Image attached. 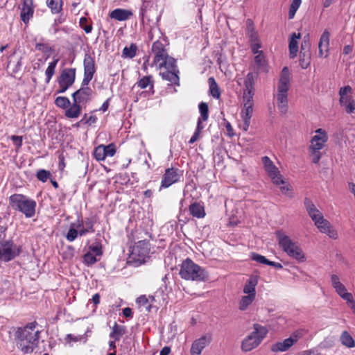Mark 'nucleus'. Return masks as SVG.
Instances as JSON below:
<instances>
[{"instance_id":"50","label":"nucleus","mask_w":355,"mask_h":355,"mask_svg":"<svg viewBox=\"0 0 355 355\" xmlns=\"http://www.w3.org/2000/svg\"><path fill=\"white\" fill-rule=\"evenodd\" d=\"M35 49L42 51L44 53L48 54L46 56L47 59L49 56V53L53 51L52 48L49 46L47 44L44 43H37L35 45Z\"/></svg>"},{"instance_id":"5","label":"nucleus","mask_w":355,"mask_h":355,"mask_svg":"<svg viewBox=\"0 0 355 355\" xmlns=\"http://www.w3.org/2000/svg\"><path fill=\"white\" fill-rule=\"evenodd\" d=\"M10 205L16 211L31 218L35 214L36 202L22 194H13L9 198Z\"/></svg>"},{"instance_id":"2","label":"nucleus","mask_w":355,"mask_h":355,"mask_svg":"<svg viewBox=\"0 0 355 355\" xmlns=\"http://www.w3.org/2000/svg\"><path fill=\"white\" fill-rule=\"evenodd\" d=\"M179 274L182 279L196 282H205L209 276L204 268L189 258L182 263Z\"/></svg>"},{"instance_id":"31","label":"nucleus","mask_w":355,"mask_h":355,"mask_svg":"<svg viewBox=\"0 0 355 355\" xmlns=\"http://www.w3.org/2000/svg\"><path fill=\"white\" fill-rule=\"evenodd\" d=\"M331 281L332 286L339 296L347 291L345 286L340 282L339 277L336 275L331 276Z\"/></svg>"},{"instance_id":"7","label":"nucleus","mask_w":355,"mask_h":355,"mask_svg":"<svg viewBox=\"0 0 355 355\" xmlns=\"http://www.w3.org/2000/svg\"><path fill=\"white\" fill-rule=\"evenodd\" d=\"M152 51L155 55L154 62L157 64L159 69H174L176 60L170 57L164 46L159 40L153 42L152 45Z\"/></svg>"},{"instance_id":"57","label":"nucleus","mask_w":355,"mask_h":355,"mask_svg":"<svg viewBox=\"0 0 355 355\" xmlns=\"http://www.w3.org/2000/svg\"><path fill=\"white\" fill-rule=\"evenodd\" d=\"M340 297L343 298L344 300H345L348 305H350L355 302L354 297L351 293H348L346 291L344 293H343V295H341Z\"/></svg>"},{"instance_id":"29","label":"nucleus","mask_w":355,"mask_h":355,"mask_svg":"<svg viewBox=\"0 0 355 355\" xmlns=\"http://www.w3.org/2000/svg\"><path fill=\"white\" fill-rule=\"evenodd\" d=\"M247 35L250 39V43L259 42V35L257 32L254 30V23L252 19H248L246 20Z\"/></svg>"},{"instance_id":"44","label":"nucleus","mask_w":355,"mask_h":355,"mask_svg":"<svg viewBox=\"0 0 355 355\" xmlns=\"http://www.w3.org/2000/svg\"><path fill=\"white\" fill-rule=\"evenodd\" d=\"M137 85L141 89H146L148 86H150V88L153 87V83L151 80V76H144L141 78L137 83Z\"/></svg>"},{"instance_id":"61","label":"nucleus","mask_w":355,"mask_h":355,"mask_svg":"<svg viewBox=\"0 0 355 355\" xmlns=\"http://www.w3.org/2000/svg\"><path fill=\"white\" fill-rule=\"evenodd\" d=\"M250 46L252 51L254 54L257 55L259 54V53H263L262 51L259 50L261 47V44L260 41L250 43Z\"/></svg>"},{"instance_id":"55","label":"nucleus","mask_w":355,"mask_h":355,"mask_svg":"<svg viewBox=\"0 0 355 355\" xmlns=\"http://www.w3.org/2000/svg\"><path fill=\"white\" fill-rule=\"evenodd\" d=\"M89 252L94 253L96 256L101 255L102 247L99 243L93 244L89 246Z\"/></svg>"},{"instance_id":"59","label":"nucleus","mask_w":355,"mask_h":355,"mask_svg":"<svg viewBox=\"0 0 355 355\" xmlns=\"http://www.w3.org/2000/svg\"><path fill=\"white\" fill-rule=\"evenodd\" d=\"M103 148H105V155L109 157H112L116 153V150L113 144H110L107 146H103Z\"/></svg>"},{"instance_id":"24","label":"nucleus","mask_w":355,"mask_h":355,"mask_svg":"<svg viewBox=\"0 0 355 355\" xmlns=\"http://www.w3.org/2000/svg\"><path fill=\"white\" fill-rule=\"evenodd\" d=\"M167 71L160 73V75L163 80L168 81L171 84L179 85V70L175 63L174 69H166Z\"/></svg>"},{"instance_id":"30","label":"nucleus","mask_w":355,"mask_h":355,"mask_svg":"<svg viewBox=\"0 0 355 355\" xmlns=\"http://www.w3.org/2000/svg\"><path fill=\"white\" fill-rule=\"evenodd\" d=\"M189 211L191 214L196 218H202L205 216V211L204 207L198 202H194L189 206Z\"/></svg>"},{"instance_id":"33","label":"nucleus","mask_w":355,"mask_h":355,"mask_svg":"<svg viewBox=\"0 0 355 355\" xmlns=\"http://www.w3.org/2000/svg\"><path fill=\"white\" fill-rule=\"evenodd\" d=\"M46 4L53 14H58L62 10V0H46Z\"/></svg>"},{"instance_id":"8","label":"nucleus","mask_w":355,"mask_h":355,"mask_svg":"<svg viewBox=\"0 0 355 355\" xmlns=\"http://www.w3.org/2000/svg\"><path fill=\"white\" fill-rule=\"evenodd\" d=\"M253 327L254 331L242 341L243 352H248L258 347L268 334L267 328L259 324H254Z\"/></svg>"},{"instance_id":"6","label":"nucleus","mask_w":355,"mask_h":355,"mask_svg":"<svg viewBox=\"0 0 355 355\" xmlns=\"http://www.w3.org/2000/svg\"><path fill=\"white\" fill-rule=\"evenodd\" d=\"M150 243L146 240L137 242L132 248L128 262L134 266H139L146 261L149 257Z\"/></svg>"},{"instance_id":"60","label":"nucleus","mask_w":355,"mask_h":355,"mask_svg":"<svg viewBox=\"0 0 355 355\" xmlns=\"http://www.w3.org/2000/svg\"><path fill=\"white\" fill-rule=\"evenodd\" d=\"M10 139L13 141L17 149L21 147L23 141V138L21 136L12 135L11 136Z\"/></svg>"},{"instance_id":"11","label":"nucleus","mask_w":355,"mask_h":355,"mask_svg":"<svg viewBox=\"0 0 355 355\" xmlns=\"http://www.w3.org/2000/svg\"><path fill=\"white\" fill-rule=\"evenodd\" d=\"M328 141V136L327 132L322 128H318L315 130V135H314L311 141L309 146V150H320L323 148L325 144Z\"/></svg>"},{"instance_id":"3","label":"nucleus","mask_w":355,"mask_h":355,"mask_svg":"<svg viewBox=\"0 0 355 355\" xmlns=\"http://www.w3.org/2000/svg\"><path fill=\"white\" fill-rule=\"evenodd\" d=\"M276 236L279 247L288 256L296 259L298 262L306 261L305 255L301 248L288 235L282 231H277Z\"/></svg>"},{"instance_id":"40","label":"nucleus","mask_w":355,"mask_h":355,"mask_svg":"<svg viewBox=\"0 0 355 355\" xmlns=\"http://www.w3.org/2000/svg\"><path fill=\"white\" fill-rule=\"evenodd\" d=\"M21 67V58H18L16 60L14 56H11L8 63V67L12 69L13 72L18 71Z\"/></svg>"},{"instance_id":"43","label":"nucleus","mask_w":355,"mask_h":355,"mask_svg":"<svg viewBox=\"0 0 355 355\" xmlns=\"http://www.w3.org/2000/svg\"><path fill=\"white\" fill-rule=\"evenodd\" d=\"M302 3V0H293L289 8L288 11V19H291L295 17V15L299 8L300 4Z\"/></svg>"},{"instance_id":"12","label":"nucleus","mask_w":355,"mask_h":355,"mask_svg":"<svg viewBox=\"0 0 355 355\" xmlns=\"http://www.w3.org/2000/svg\"><path fill=\"white\" fill-rule=\"evenodd\" d=\"M95 73V64L94 59L88 54L84 58V78L82 81L83 86H87L92 80Z\"/></svg>"},{"instance_id":"22","label":"nucleus","mask_w":355,"mask_h":355,"mask_svg":"<svg viewBox=\"0 0 355 355\" xmlns=\"http://www.w3.org/2000/svg\"><path fill=\"white\" fill-rule=\"evenodd\" d=\"M34 12L33 0H24L21 10V19L27 24L30 19L33 17Z\"/></svg>"},{"instance_id":"32","label":"nucleus","mask_w":355,"mask_h":355,"mask_svg":"<svg viewBox=\"0 0 355 355\" xmlns=\"http://www.w3.org/2000/svg\"><path fill=\"white\" fill-rule=\"evenodd\" d=\"M125 329L123 326H121L115 323L112 327V331L110 334V337L119 341L121 337L125 334Z\"/></svg>"},{"instance_id":"47","label":"nucleus","mask_w":355,"mask_h":355,"mask_svg":"<svg viewBox=\"0 0 355 355\" xmlns=\"http://www.w3.org/2000/svg\"><path fill=\"white\" fill-rule=\"evenodd\" d=\"M137 302L145 308L146 311H150L151 305L149 304V299L146 295H141L137 299Z\"/></svg>"},{"instance_id":"17","label":"nucleus","mask_w":355,"mask_h":355,"mask_svg":"<svg viewBox=\"0 0 355 355\" xmlns=\"http://www.w3.org/2000/svg\"><path fill=\"white\" fill-rule=\"evenodd\" d=\"M253 100H243V110L241 112V118L243 119V129L247 131L250 123V119L253 114Z\"/></svg>"},{"instance_id":"63","label":"nucleus","mask_w":355,"mask_h":355,"mask_svg":"<svg viewBox=\"0 0 355 355\" xmlns=\"http://www.w3.org/2000/svg\"><path fill=\"white\" fill-rule=\"evenodd\" d=\"M86 226V228H83L78 232L80 236H83L89 232L94 231L93 229V226L90 223H87Z\"/></svg>"},{"instance_id":"10","label":"nucleus","mask_w":355,"mask_h":355,"mask_svg":"<svg viewBox=\"0 0 355 355\" xmlns=\"http://www.w3.org/2000/svg\"><path fill=\"white\" fill-rule=\"evenodd\" d=\"M263 167L268 176L272 179V182L277 185L284 184L285 183L282 175L280 174L278 168L273 164L272 161L268 157L264 156L261 158Z\"/></svg>"},{"instance_id":"36","label":"nucleus","mask_w":355,"mask_h":355,"mask_svg":"<svg viewBox=\"0 0 355 355\" xmlns=\"http://www.w3.org/2000/svg\"><path fill=\"white\" fill-rule=\"evenodd\" d=\"M58 61H59L58 58H55L53 62L49 63L47 69H46L45 75L46 77V83H49L50 82L52 76H53V74L55 73V69L56 67V65H57Z\"/></svg>"},{"instance_id":"27","label":"nucleus","mask_w":355,"mask_h":355,"mask_svg":"<svg viewBox=\"0 0 355 355\" xmlns=\"http://www.w3.org/2000/svg\"><path fill=\"white\" fill-rule=\"evenodd\" d=\"M81 105L77 102H73L65 111L64 115L69 119L78 118L81 113Z\"/></svg>"},{"instance_id":"15","label":"nucleus","mask_w":355,"mask_h":355,"mask_svg":"<svg viewBox=\"0 0 355 355\" xmlns=\"http://www.w3.org/2000/svg\"><path fill=\"white\" fill-rule=\"evenodd\" d=\"M211 341V335L207 334L193 341L190 349L191 355H200L203 349Z\"/></svg>"},{"instance_id":"34","label":"nucleus","mask_w":355,"mask_h":355,"mask_svg":"<svg viewBox=\"0 0 355 355\" xmlns=\"http://www.w3.org/2000/svg\"><path fill=\"white\" fill-rule=\"evenodd\" d=\"M340 341L343 345L348 348H352L355 346V342L353 338L346 331L342 333L340 336Z\"/></svg>"},{"instance_id":"48","label":"nucleus","mask_w":355,"mask_h":355,"mask_svg":"<svg viewBox=\"0 0 355 355\" xmlns=\"http://www.w3.org/2000/svg\"><path fill=\"white\" fill-rule=\"evenodd\" d=\"M347 101L346 103H340L342 106L345 107L346 112L351 114L354 112L355 110V101L352 98V97H349L347 98Z\"/></svg>"},{"instance_id":"39","label":"nucleus","mask_w":355,"mask_h":355,"mask_svg":"<svg viewBox=\"0 0 355 355\" xmlns=\"http://www.w3.org/2000/svg\"><path fill=\"white\" fill-rule=\"evenodd\" d=\"M300 64L302 69H306L311 62V53L300 52Z\"/></svg>"},{"instance_id":"52","label":"nucleus","mask_w":355,"mask_h":355,"mask_svg":"<svg viewBox=\"0 0 355 355\" xmlns=\"http://www.w3.org/2000/svg\"><path fill=\"white\" fill-rule=\"evenodd\" d=\"M87 19L85 17H83L80 19V26L85 31L86 33H89L92 31V24L87 25Z\"/></svg>"},{"instance_id":"21","label":"nucleus","mask_w":355,"mask_h":355,"mask_svg":"<svg viewBox=\"0 0 355 355\" xmlns=\"http://www.w3.org/2000/svg\"><path fill=\"white\" fill-rule=\"evenodd\" d=\"M304 205L309 216L314 223L323 217L322 213L316 208L311 199L305 198Z\"/></svg>"},{"instance_id":"23","label":"nucleus","mask_w":355,"mask_h":355,"mask_svg":"<svg viewBox=\"0 0 355 355\" xmlns=\"http://www.w3.org/2000/svg\"><path fill=\"white\" fill-rule=\"evenodd\" d=\"M330 35L328 31L325 30L321 35L320 42L318 44L319 56L327 57V52L329 50Z\"/></svg>"},{"instance_id":"49","label":"nucleus","mask_w":355,"mask_h":355,"mask_svg":"<svg viewBox=\"0 0 355 355\" xmlns=\"http://www.w3.org/2000/svg\"><path fill=\"white\" fill-rule=\"evenodd\" d=\"M51 173L44 169H40L37 172L36 177L37 178L42 181V182H45L48 179L51 178Z\"/></svg>"},{"instance_id":"20","label":"nucleus","mask_w":355,"mask_h":355,"mask_svg":"<svg viewBox=\"0 0 355 355\" xmlns=\"http://www.w3.org/2000/svg\"><path fill=\"white\" fill-rule=\"evenodd\" d=\"M297 341V336H291L284 339L282 342H278L271 347V351L273 352H284L291 348Z\"/></svg>"},{"instance_id":"37","label":"nucleus","mask_w":355,"mask_h":355,"mask_svg":"<svg viewBox=\"0 0 355 355\" xmlns=\"http://www.w3.org/2000/svg\"><path fill=\"white\" fill-rule=\"evenodd\" d=\"M255 296L253 295H247L243 296L239 302V309L241 311L245 310L249 305H250L254 300Z\"/></svg>"},{"instance_id":"9","label":"nucleus","mask_w":355,"mask_h":355,"mask_svg":"<svg viewBox=\"0 0 355 355\" xmlns=\"http://www.w3.org/2000/svg\"><path fill=\"white\" fill-rule=\"evenodd\" d=\"M20 253V249L14 244L12 241L2 240L0 241V260L8 262L12 260Z\"/></svg>"},{"instance_id":"28","label":"nucleus","mask_w":355,"mask_h":355,"mask_svg":"<svg viewBox=\"0 0 355 355\" xmlns=\"http://www.w3.org/2000/svg\"><path fill=\"white\" fill-rule=\"evenodd\" d=\"M132 15V12L127 10L117 8L112 11L110 17L118 21H125L129 19Z\"/></svg>"},{"instance_id":"42","label":"nucleus","mask_w":355,"mask_h":355,"mask_svg":"<svg viewBox=\"0 0 355 355\" xmlns=\"http://www.w3.org/2000/svg\"><path fill=\"white\" fill-rule=\"evenodd\" d=\"M55 104L58 107L65 109L71 105V102L67 97L58 96L55 100Z\"/></svg>"},{"instance_id":"58","label":"nucleus","mask_w":355,"mask_h":355,"mask_svg":"<svg viewBox=\"0 0 355 355\" xmlns=\"http://www.w3.org/2000/svg\"><path fill=\"white\" fill-rule=\"evenodd\" d=\"M78 234L79 233L76 230H75L74 228H70L66 236V238L69 241L71 242L76 239Z\"/></svg>"},{"instance_id":"53","label":"nucleus","mask_w":355,"mask_h":355,"mask_svg":"<svg viewBox=\"0 0 355 355\" xmlns=\"http://www.w3.org/2000/svg\"><path fill=\"white\" fill-rule=\"evenodd\" d=\"M254 62L259 69L264 68L266 60L263 53H259L254 58Z\"/></svg>"},{"instance_id":"64","label":"nucleus","mask_w":355,"mask_h":355,"mask_svg":"<svg viewBox=\"0 0 355 355\" xmlns=\"http://www.w3.org/2000/svg\"><path fill=\"white\" fill-rule=\"evenodd\" d=\"M97 117L95 115H91L85 121V124H87L88 125H91L93 123L96 122Z\"/></svg>"},{"instance_id":"4","label":"nucleus","mask_w":355,"mask_h":355,"mask_svg":"<svg viewBox=\"0 0 355 355\" xmlns=\"http://www.w3.org/2000/svg\"><path fill=\"white\" fill-rule=\"evenodd\" d=\"M290 76L287 67H284L281 72L280 78L277 85L276 95L277 105L282 114L288 111V91L289 89Z\"/></svg>"},{"instance_id":"16","label":"nucleus","mask_w":355,"mask_h":355,"mask_svg":"<svg viewBox=\"0 0 355 355\" xmlns=\"http://www.w3.org/2000/svg\"><path fill=\"white\" fill-rule=\"evenodd\" d=\"M315 225L318 227L320 232L326 234L332 239H338V232L331 225V223L324 217L315 223Z\"/></svg>"},{"instance_id":"13","label":"nucleus","mask_w":355,"mask_h":355,"mask_svg":"<svg viewBox=\"0 0 355 355\" xmlns=\"http://www.w3.org/2000/svg\"><path fill=\"white\" fill-rule=\"evenodd\" d=\"M92 93V89L87 87V85H82V87L72 94L73 101L77 102L81 105H85L91 101Z\"/></svg>"},{"instance_id":"38","label":"nucleus","mask_w":355,"mask_h":355,"mask_svg":"<svg viewBox=\"0 0 355 355\" xmlns=\"http://www.w3.org/2000/svg\"><path fill=\"white\" fill-rule=\"evenodd\" d=\"M137 46L135 44H131L130 46H125L123 50V57L132 58L136 55Z\"/></svg>"},{"instance_id":"19","label":"nucleus","mask_w":355,"mask_h":355,"mask_svg":"<svg viewBox=\"0 0 355 355\" xmlns=\"http://www.w3.org/2000/svg\"><path fill=\"white\" fill-rule=\"evenodd\" d=\"M75 78L76 69H64L58 78V84H63L64 85H67L70 87L73 84Z\"/></svg>"},{"instance_id":"14","label":"nucleus","mask_w":355,"mask_h":355,"mask_svg":"<svg viewBox=\"0 0 355 355\" xmlns=\"http://www.w3.org/2000/svg\"><path fill=\"white\" fill-rule=\"evenodd\" d=\"M180 175H181L178 173V170L177 168H167L163 175L160 189L162 188H168L172 184L178 182Z\"/></svg>"},{"instance_id":"54","label":"nucleus","mask_w":355,"mask_h":355,"mask_svg":"<svg viewBox=\"0 0 355 355\" xmlns=\"http://www.w3.org/2000/svg\"><path fill=\"white\" fill-rule=\"evenodd\" d=\"M251 259L258 263L266 264V265L268 264V261H269L264 256L257 254V253H252Z\"/></svg>"},{"instance_id":"35","label":"nucleus","mask_w":355,"mask_h":355,"mask_svg":"<svg viewBox=\"0 0 355 355\" xmlns=\"http://www.w3.org/2000/svg\"><path fill=\"white\" fill-rule=\"evenodd\" d=\"M208 83L209 85V90L211 95L214 98H218L220 97V93L219 91L218 86L213 77H211L208 79Z\"/></svg>"},{"instance_id":"62","label":"nucleus","mask_w":355,"mask_h":355,"mask_svg":"<svg viewBox=\"0 0 355 355\" xmlns=\"http://www.w3.org/2000/svg\"><path fill=\"white\" fill-rule=\"evenodd\" d=\"M312 156V162L314 164L318 163L321 158V153L320 150H309Z\"/></svg>"},{"instance_id":"25","label":"nucleus","mask_w":355,"mask_h":355,"mask_svg":"<svg viewBox=\"0 0 355 355\" xmlns=\"http://www.w3.org/2000/svg\"><path fill=\"white\" fill-rule=\"evenodd\" d=\"M301 37L300 33L296 34L295 33L291 35L290 41H289V54L291 58H294L297 55V53L298 51V42L297 40Z\"/></svg>"},{"instance_id":"41","label":"nucleus","mask_w":355,"mask_h":355,"mask_svg":"<svg viewBox=\"0 0 355 355\" xmlns=\"http://www.w3.org/2000/svg\"><path fill=\"white\" fill-rule=\"evenodd\" d=\"M352 91V87L349 85L341 87L339 90L340 95V103H346L348 101L347 98H349V96H347V94Z\"/></svg>"},{"instance_id":"1","label":"nucleus","mask_w":355,"mask_h":355,"mask_svg":"<svg viewBox=\"0 0 355 355\" xmlns=\"http://www.w3.org/2000/svg\"><path fill=\"white\" fill-rule=\"evenodd\" d=\"M40 334L41 330L36 322L17 328L15 335L17 348L24 354L32 353L38 345Z\"/></svg>"},{"instance_id":"51","label":"nucleus","mask_w":355,"mask_h":355,"mask_svg":"<svg viewBox=\"0 0 355 355\" xmlns=\"http://www.w3.org/2000/svg\"><path fill=\"white\" fill-rule=\"evenodd\" d=\"M311 43L309 40V35H306L304 37L301 43L300 52L310 53Z\"/></svg>"},{"instance_id":"45","label":"nucleus","mask_w":355,"mask_h":355,"mask_svg":"<svg viewBox=\"0 0 355 355\" xmlns=\"http://www.w3.org/2000/svg\"><path fill=\"white\" fill-rule=\"evenodd\" d=\"M198 107L201 116L200 119H202V120L204 121H207L209 116L208 105L206 103L202 102L200 103Z\"/></svg>"},{"instance_id":"26","label":"nucleus","mask_w":355,"mask_h":355,"mask_svg":"<svg viewBox=\"0 0 355 355\" xmlns=\"http://www.w3.org/2000/svg\"><path fill=\"white\" fill-rule=\"evenodd\" d=\"M258 284V278L257 276H251L249 279L246 282L244 288L243 293L248 295H253L256 296L255 288Z\"/></svg>"},{"instance_id":"56","label":"nucleus","mask_w":355,"mask_h":355,"mask_svg":"<svg viewBox=\"0 0 355 355\" xmlns=\"http://www.w3.org/2000/svg\"><path fill=\"white\" fill-rule=\"evenodd\" d=\"M84 261L86 263L92 265L95 263L97 259L90 252H88L84 255Z\"/></svg>"},{"instance_id":"46","label":"nucleus","mask_w":355,"mask_h":355,"mask_svg":"<svg viewBox=\"0 0 355 355\" xmlns=\"http://www.w3.org/2000/svg\"><path fill=\"white\" fill-rule=\"evenodd\" d=\"M94 157L98 161L104 160L106 157V155L103 146H99L96 147L94 150Z\"/></svg>"},{"instance_id":"18","label":"nucleus","mask_w":355,"mask_h":355,"mask_svg":"<svg viewBox=\"0 0 355 355\" xmlns=\"http://www.w3.org/2000/svg\"><path fill=\"white\" fill-rule=\"evenodd\" d=\"M256 77L252 73H248L245 80V89L243 92V100H253L254 94V80Z\"/></svg>"}]
</instances>
